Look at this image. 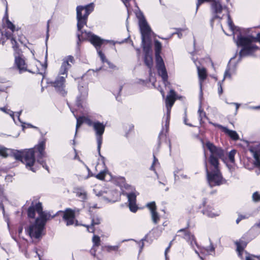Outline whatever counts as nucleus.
<instances>
[{
	"label": "nucleus",
	"mask_w": 260,
	"mask_h": 260,
	"mask_svg": "<svg viewBox=\"0 0 260 260\" xmlns=\"http://www.w3.org/2000/svg\"><path fill=\"white\" fill-rule=\"evenodd\" d=\"M202 144L208 182L211 187L220 185L225 182L219 169L218 160L223 155V151L209 141L203 142Z\"/></svg>",
	"instance_id": "obj_1"
},
{
	"label": "nucleus",
	"mask_w": 260,
	"mask_h": 260,
	"mask_svg": "<svg viewBox=\"0 0 260 260\" xmlns=\"http://www.w3.org/2000/svg\"><path fill=\"white\" fill-rule=\"evenodd\" d=\"M94 6L91 3L85 7L78 6L76 8L77 20V37L79 41L88 40L90 43L96 48L98 54L103 62H107L110 68H113V64L108 62L105 58L104 54L100 50V47L104 42H108L114 44L113 41L105 40L98 36L94 35L90 31H83L81 29L87 24V18L89 14L93 10Z\"/></svg>",
	"instance_id": "obj_2"
},
{
	"label": "nucleus",
	"mask_w": 260,
	"mask_h": 260,
	"mask_svg": "<svg viewBox=\"0 0 260 260\" xmlns=\"http://www.w3.org/2000/svg\"><path fill=\"white\" fill-rule=\"evenodd\" d=\"M45 143V139H43L34 148L22 151L14 150L13 156L16 159L25 163L26 168L34 172H35L38 168V164L48 170L47 166L43 160V158L46 155L44 151Z\"/></svg>",
	"instance_id": "obj_3"
},
{
	"label": "nucleus",
	"mask_w": 260,
	"mask_h": 260,
	"mask_svg": "<svg viewBox=\"0 0 260 260\" xmlns=\"http://www.w3.org/2000/svg\"><path fill=\"white\" fill-rule=\"evenodd\" d=\"M235 34H233L234 39L238 46L242 47L239 52L240 58L244 56L252 55L258 49L256 45L257 42L260 43V33L257 34L256 37L251 35L243 36L242 35L246 32V29L239 27L235 28Z\"/></svg>",
	"instance_id": "obj_4"
},
{
	"label": "nucleus",
	"mask_w": 260,
	"mask_h": 260,
	"mask_svg": "<svg viewBox=\"0 0 260 260\" xmlns=\"http://www.w3.org/2000/svg\"><path fill=\"white\" fill-rule=\"evenodd\" d=\"M40 217L37 218L35 221L31 223L25 229L27 235L32 240L38 239L44 235L45 225L46 221L51 218L50 214L40 213Z\"/></svg>",
	"instance_id": "obj_5"
},
{
	"label": "nucleus",
	"mask_w": 260,
	"mask_h": 260,
	"mask_svg": "<svg viewBox=\"0 0 260 260\" xmlns=\"http://www.w3.org/2000/svg\"><path fill=\"white\" fill-rule=\"evenodd\" d=\"M77 124H76V131L77 129L83 123H86L88 125L92 126L95 132L96 141L98 143V150L100 153V149L102 144L103 138L102 136L105 132L106 125L102 122L98 121L93 122L89 118L86 117H77ZM77 132H76V134Z\"/></svg>",
	"instance_id": "obj_6"
},
{
	"label": "nucleus",
	"mask_w": 260,
	"mask_h": 260,
	"mask_svg": "<svg viewBox=\"0 0 260 260\" xmlns=\"http://www.w3.org/2000/svg\"><path fill=\"white\" fill-rule=\"evenodd\" d=\"M5 35L7 37V39H9L11 40L12 47L14 51V66L19 70V73H22L25 71H28L33 73H38V71L37 69L34 70H30L27 69V66L25 63L24 57L21 51L18 48L16 40H15L13 38H11V34H9L8 32H6Z\"/></svg>",
	"instance_id": "obj_7"
},
{
	"label": "nucleus",
	"mask_w": 260,
	"mask_h": 260,
	"mask_svg": "<svg viewBox=\"0 0 260 260\" xmlns=\"http://www.w3.org/2000/svg\"><path fill=\"white\" fill-rule=\"evenodd\" d=\"M206 2H210L211 3V11L215 17L221 18L220 17V14L222 12L224 11L227 13L228 25L230 29L232 31L233 34H235L236 32L235 31V29L237 27L235 26L233 23L230 17L227 7L225 6H222L219 0H198L197 3V10L201 4Z\"/></svg>",
	"instance_id": "obj_8"
},
{
	"label": "nucleus",
	"mask_w": 260,
	"mask_h": 260,
	"mask_svg": "<svg viewBox=\"0 0 260 260\" xmlns=\"http://www.w3.org/2000/svg\"><path fill=\"white\" fill-rule=\"evenodd\" d=\"M137 17L139 19V25L142 36V45L150 44L149 37L151 33V30L145 18L141 12L136 13Z\"/></svg>",
	"instance_id": "obj_9"
},
{
	"label": "nucleus",
	"mask_w": 260,
	"mask_h": 260,
	"mask_svg": "<svg viewBox=\"0 0 260 260\" xmlns=\"http://www.w3.org/2000/svg\"><path fill=\"white\" fill-rule=\"evenodd\" d=\"M178 236L185 239L194 249L196 254L199 256L201 260H204V258L202 255H200L199 252L196 248H198V245L196 242L194 236L188 230L186 229H181L178 231Z\"/></svg>",
	"instance_id": "obj_10"
},
{
	"label": "nucleus",
	"mask_w": 260,
	"mask_h": 260,
	"mask_svg": "<svg viewBox=\"0 0 260 260\" xmlns=\"http://www.w3.org/2000/svg\"><path fill=\"white\" fill-rule=\"evenodd\" d=\"M67 78V76L60 75V73H59L58 75L55 78L54 80L50 81V82H48V83L50 84L51 86L54 87L57 91L59 92L61 94L64 95L66 93V91L65 90V83Z\"/></svg>",
	"instance_id": "obj_11"
},
{
	"label": "nucleus",
	"mask_w": 260,
	"mask_h": 260,
	"mask_svg": "<svg viewBox=\"0 0 260 260\" xmlns=\"http://www.w3.org/2000/svg\"><path fill=\"white\" fill-rule=\"evenodd\" d=\"M94 191L96 196L101 197L107 202H115L116 198L118 196V192L113 191L107 188H104L99 190L98 188L94 189Z\"/></svg>",
	"instance_id": "obj_12"
},
{
	"label": "nucleus",
	"mask_w": 260,
	"mask_h": 260,
	"mask_svg": "<svg viewBox=\"0 0 260 260\" xmlns=\"http://www.w3.org/2000/svg\"><path fill=\"white\" fill-rule=\"evenodd\" d=\"M79 210L75 209L72 210L70 208L66 209L64 211H60L63 214V219L66 223L67 225L75 224L77 225V221L75 220V216L78 214Z\"/></svg>",
	"instance_id": "obj_13"
},
{
	"label": "nucleus",
	"mask_w": 260,
	"mask_h": 260,
	"mask_svg": "<svg viewBox=\"0 0 260 260\" xmlns=\"http://www.w3.org/2000/svg\"><path fill=\"white\" fill-rule=\"evenodd\" d=\"M156 66L159 75L161 76L165 85L166 86L168 82V74L162 58L160 54H156Z\"/></svg>",
	"instance_id": "obj_14"
},
{
	"label": "nucleus",
	"mask_w": 260,
	"mask_h": 260,
	"mask_svg": "<svg viewBox=\"0 0 260 260\" xmlns=\"http://www.w3.org/2000/svg\"><path fill=\"white\" fill-rule=\"evenodd\" d=\"M74 63V58L72 56H68L64 58L59 69L60 75L68 77V70L71 68L72 64Z\"/></svg>",
	"instance_id": "obj_15"
},
{
	"label": "nucleus",
	"mask_w": 260,
	"mask_h": 260,
	"mask_svg": "<svg viewBox=\"0 0 260 260\" xmlns=\"http://www.w3.org/2000/svg\"><path fill=\"white\" fill-rule=\"evenodd\" d=\"M177 99L176 94L174 90L171 89L169 93L167 96L165 103L166 107L167 108V119L169 120L170 116L171 109L175 101Z\"/></svg>",
	"instance_id": "obj_16"
},
{
	"label": "nucleus",
	"mask_w": 260,
	"mask_h": 260,
	"mask_svg": "<svg viewBox=\"0 0 260 260\" xmlns=\"http://www.w3.org/2000/svg\"><path fill=\"white\" fill-rule=\"evenodd\" d=\"M249 150L254 158V165L259 169L260 172V143L249 145Z\"/></svg>",
	"instance_id": "obj_17"
},
{
	"label": "nucleus",
	"mask_w": 260,
	"mask_h": 260,
	"mask_svg": "<svg viewBox=\"0 0 260 260\" xmlns=\"http://www.w3.org/2000/svg\"><path fill=\"white\" fill-rule=\"evenodd\" d=\"M237 251L238 255L242 258V254L245 253L246 254V260H260V255L256 256L253 255L248 254L246 252L244 251V249L246 245V243L243 241L236 242Z\"/></svg>",
	"instance_id": "obj_18"
},
{
	"label": "nucleus",
	"mask_w": 260,
	"mask_h": 260,
	"mask_svg": "<svg viewBox=\"0 0 260 260\" xmlns=\"http://www.w3.org/2000/svg\"><path fill=\"white\" fill-rule=\"evenodd\" d=\"M143 51L145 52L144 62L145 64L150 69V74H151V69L153 66V61L151 52V46L149 43L148 45H142Z\"/></svg>",
	"instance_id": "obj_19"
},
{
	"label": "nucleus",
	"mask_w": 260,
	"mask_h": 260,
	"mask_svg": "<svg viewBox=\"0 0 260 260\" xmlns=\"http://www.w3.org/2000/svg\"><path fill=\"white\" fill-rule=\"evenodd\" d=\"M36 212L38 214L37 218L40 217V213L49 214L48 213L42 211V204L40 203H38L35 205H32L28 208L27 211L28 216L30 218H34Z\"/></svg>",
	"instance_id": "obj_20"
},
{
	"label": "nucleus",
	"mask_w": 260,
	"mask_h": 260,
	"mask_svg": "<svg viewBox=\"0 0 260 260\" xmlns=\"http://www.w3.org/2000/svg\"><path fill=\"white\" fill-rule=\"evenodd\" d=\"M123 193L127 197L130 210L133 212H136L138 209V207L136 204L137 197L136 193L135 192H132L130 193L123 192Z\"/></svg>",
	"instance_id": "obj_21"
},
{
	"label": "nucleus",
	"mask_w": 260,
	"mask_h": 260,
	"mask_svg": "<svg viewBox=\"0 0 260 260\" xmlns=\"http://www.w3.org/2000/svg\"><path fill=\"white\" fill-rule=\"evenodd\" d=\"M209 123L215 126H217L220 128L226 135L229 136L233 140L237 141L239 139V136L237 133L235 131L228 129L227 127L222 126L221 125L209 122Z\"/></svg>",
	"instance_id": "obj_22"
},
{
	"label": "nucleus",
	"mask_w": 260,
	"mask_h": 260,
	"mask_svg": "<svg viewBox=\"0 0 260 260\" xmlns=\"http://www.w3.org/2000/svg\"><path fill=\"white\" fill-rule=\"evenodd\" d=\"M146 207L149 208L151 212V218L154 224H157L159 221L160 217L158 214L156 212V205L154 202L148 203Z\"/></svg>",
	"instance_id": "obj_23"
},
{
	"label": "nucleus",
	"mask_w": 260,
	"mask_h": 260,
	"mask_svg": "<svg viewBox=\"0 0 260 260\" xmlns=\"http://www.w3.org/2000/svg\"><path fill=\"white\" fill-rule=\"evenodd\" d=\"M192 59L193 60V62H194L197 67L198 75L200 81V86L201 87L202 82L207 77L206 70L204 68H200L199 66L198 65L196 61L194 60L193 58Z\"/></svg>",
	"instance_id": "obj_24"
},
{
	"label": "nucleus",
	"mask_w": 260,
	"mask_h": 260,
	"mask_svg": "<svg viewBox=\"0 0 260 260\" xmlns=\"http://www.w3.org/2000/svg\"><path fill=\"white\" fill-rule=\"evenodd\" d=\"M204 214L209 217H215L220 215V212L219 210H216L211 207H208L203 212Z\"/></svg>",
	"instance_id": "obj_25"
},
{
	"label": "nucleus",
	"mask_w": 260,
	"mask_h": 260,
	"mask_svg": "<svg viewBox=\"0 0 260 260\" xmlns=\"http://www.w3.org/2000/svg\"><path fill=\"white\" fill-rule=\"evenodd\" d=\"M74 193L81 201H84L87 199V192L83 188H76L74 190Z\"/></svg>",
	"instance_id": "obj_26"
},
{
	"label": "nucleus",
	"mask_w": 260,
	"mask_h": 260,
	"mask_svg": "<svg viewBox=\"0 0 260 260\" xmlns=\"http://www.w3.org/2000/svg\"><path fill=\"white\" fill-rule=\"evenodd\" d=\"M100 165H102V166H105V164L104 163H102L101 165L100 164H98L96 167H95V169H96V170L97 171H99V173H98L96 176H95V177L99 179H100V180H103L105 178V175H106V174L108 173V171L107 170L106 168H105L103 170H100L99 169V167H100Z\"/></svg>",
	"instance_id": "obj_27"
},
{
	"label": "nucleus",
	"mask_w": 260,
	"mask_h": 260,
	"mask_svg": "<svg viewBox=\"0 0 260 260\" xmlns=\"http://www.w3.org/2000/svg\"><path fill=\"white\" fill-rule=\"evenodd\" d=\"M198 251L199 252V254L201 255V254L208 255L210 253V252L213 251L214 250V248L213 245H210L208 248H201L199 247L198 246Z\"/></svg>",
	"instance_id": "obj_28"
},
{
	"label": "nucleus",
	"mask_w": 260,
	"mask_h": 260,
	"mask_svg": "<svg viewBox=\"0 0 260 260\" xmlns=\"http://www.w3.org/2000/svg\"><path fill=\"white\" fill-rule=\"evenodd\" d=\"M6 25L7 28H9L12 31V32L6 31L5 32L2 33V36H5L7 38L5 34L6 32H8L9 34H11V38H13L15 40V39L13 37L12 35V33L14 32V31L15 30V26L8 19L6 20Z\"/></svg>",
	"instance_id": "obj_29"
},
{
	"label": "nucleus",
	"mask_w": 260,
	"mask_h": 260,
	"mask_svg": "<svg viewBox=\"0 0 260 260\" xmlns=\"http://www.w3.org/2000/svg\"><path fill=\"white\" fill-rule=\"evenodd\" d=\"M233 58H232L229 62V66L228 67V68L226 70L225 73H224V79L225 78H230L231 77V75L232 74H233L234 72V69H231L230 67V64L231 63V62H232V60Z\"/></svg>",
	"instance_id": "obj_30"
},
{
	"label": "nucleus",
	"mask_w": 260,
	"mask_h": 260,
	"mask_svg": "<svg viewBox=\"0 0 260 260\" xmlns=\"http://www.w3.org/2000/svg\"><path fill=\"white\" fill-rule=\"evenodd\" d=\"M174 176L175 180L187 179L188 178L187 175L181 173L179 171L174 172Z\"/></svg>",
	"instance_id": "obj_31"
},
{
	"label": "nucleus",
	"mask_w": 260,
	"mask_h": 260,
	"mask_svg": "<svg viewBox=\"0 0 260 260\" xmlns=\"http://www.w3.org/2000/svg\"><path fill=\"white\" fill-rule=\"evenodd\" d=\"M101 219L99 218H96V219H92V223L90 226H87V231L89 232L93 233L94 230L92 228V226L94 225L99 224L100 223Z\"/></svg>",
	"instance_id": "obj_32"
},
{
	"label": "nucleus",
	"mask_w": 260,
	"mask_h": 260,
	"mask_svg": "<svg viewBox=\"0 0 260 260\" xmlns=\"http://www.w3.org/2000/svg\"><path fill=\"white\" fill-rule=\"evenodd\" d=\"M21 111H20V112H18L16 113V116L17 117V119H18V121L20 123H21V126L22 127L23 129H24L26 127H34V128H36V127L32 126L30 124L25 123H23V122H21L20 121V116L21 115Z\"/></svg>",
	"instance_id": "obj_33"
},
{
	"label": "nucleus",
	"mask_w": 260,
	"mask_h": 260,
	"mask_svg": "<svg viewBox=\"0 0 260 260\" xmlns=\"http://www.w3.org/2000/svg\"><path fill=\"white\" fill-rule=\"evenodd\" d=\"M155 51L156 54H160L161 50V44L157 40L154 42Z\"/></svg>",
	"instance_id": "obj_34"
},
{
	"label": "nucleus",
	"mask_w": 260,
	"mask_h": 260,
	"mask_svg": "<svg viewBox=\"0 0 260 260\" xmlns=\"http://www.w3.org/2000/svg\"><path fill=\"white\" fill-rule=\"evenodd\" d=\"M10 150L0 145V155L6 157L8 156V151Z\"/></svg>",
	"instance_id": "obj_35"
},
{
	"label": "nucleus",
	"mask_w": 260,
	"mask_h": 260,
	"mask_svg": "<svg viewBox=\"0 0 260 260\" xmlns=\"http://www.w3.org/2000/svg\"><path fill=\"white\" fill-rule=\"evenodd\" d=\"M92 242L93 243V246L98 247L100 244V238L98 236L93 235L92 239Z\"/></svg>",
	"instance_id": "obj_36"
},
{
	"label": "nucleus",
	"mask_w": 260,
	"mask_h": 260,
	"mask_svg": "<svg viewBox=\"0 0 260 260\" xmlns=\"http://www.w3.org/2000/svg\"><path fill=\"white\" fill-rule=\"evenodd\" d=\"M236 153V151L235 150H232L229 153V159L232 162H234L235 161V155Z\"/></svg>",
	"instance_id": "obj_37"
},
{
	"label": "nucleus",
	"mask_w": 260,
	"mask_h": 260,
	"mask_svg": "<svg viewBox=\"0 0 260 260\" xmlns=\"http://www.w3.org/2000/svg\"><path fill=\"white\" fill-rule=\"evenodd\" d=\"M105 248H106V250L108 252H111L112 251H117L119 249V246L118 245H115V246H105Z\"/></svg>",
	"instance_id": "obj_38"
},
{
	"label": "nucleus",
	"mask_w": 260,
	"mask_h": 260,
	"mask_svg": "<svg viewBox=\"0 0 260 260\" xmlns=\"http://www.w3.org/2000/svg\"><path fill=\"white\" fill-rule=\"evenodd\" d=\"M198 113H199L200 121H202L204 118L206 117V113L202 109L201 106H200L199 109L198 110Z\"/></svg>",
	"instance_id": "obj_39"
},
{
	"label": "nucleus",
	"mask_w": 260,
	"mask_h": 260,
	"mask_svg": "<svg viewBox=\"0 0 260 260\" xmlns=\"http://www.w3.org/2000/svg\"><path fill=\"white\" fill-rule=\"evenodd\" d=\"M159 165V162H158V159L156 158L155 156L154 155H153V163H152L151 166L150 167V170H152V171H154L155 170L154 167L157 165Z\"/></svg>",
	"instance_id": "obj_40"
},
{
	"label": "nucleus",
	"mask_w": 260,
	"mask_h": 260,
	"mask_svg": "<svg viewBox=\"0 0 260 260\" xmlns=\"http://www.w3.org/2000/svg\"><path fill=\"white\" fill-rule=\"evenodd\" d=\"M253 200L255 202H258L260 201V194L257 192H254L252 195Z\"/></svg>",
	"instance_id": "obj_41"
},
{
	"label": "nucleus",
	"mask_w": 260,
	"mask_h": 260,
	"mask_svg": "<svg viewBox=\"0 0 260 260\" xmlns=\"http://www.w3.org/2000/svg\"><path fill=\"white\" fill-rule=\"evenodd\" d=\"M96 247L92 246V248L90 250V253L93 256H96Z\"/></svg>",
	"instance_id": "obj_42"
},
{
	"label": "nucleus",
	"mask_w": 260,
	"mask_h": 260,
	"mask_svg": "<svg viewBox=\"0 0 260 260\" xmlns=\"http://www.w3.org/2000/svg\"><path fill=\"white\" fill-rule=\"evenodd\" d=\"M172 241H171L170 244H169V246L166 248V250H165V256H166V260H169L168 259V258L167 257V252L169 251V249L172 245Z\"/></svg>",
	"instance_id": "obj_43"
},
{
	"label": "nucleus",
	"mask_w": 260,
	"mask_h": 260,
	"mask_svg": "<svg viewBox=\"0 0 260 260\" xmlns=\"http://www.w3.org/2000/svg\"><path fill=\"white\" fill-rule=\"evenodd\" d=\"M247 218L245 216L239 215L236 220V223H238L242 219Z\"/></svg>",
	"instance_id": "obj_44"
},
{
	"label": "nucleus",
	"mask_w": 260,
	"mask_h": 260,
	"mask_svg": "<svg viewBox=\"0 0 260 260\" xmlns=\"http://www.w3.org/2000/svg\"><path fill=\"white\" fill-rule=\"evenodd\" d=\"M9 115L12 117V118L13 119L15 123L17 124V122L16 121L15 119V116H14V112L13 111H10Z\"/></svg>",
	"instance_id": "obj_45"
},
{
	"label": "nucleus",
	"mask_w": 260,
	"mask_h": 260,
	"mask_svg": "<svg viewBox=\"0 0 260 260\" xmlns=\"http://www.w3.org/2000/svg\"><path fill=\"white\" fill-rule=\"evenodd\" d=\"M9 115L12 117V118L13 119L15 123L17 124V122L16 121L15 119V116H14V112L13 111H10Z\"/></svg>",
	"instance_id": "obj_46"
},
{
	"label": "nucleus",
	"mask_w": 260,
	"mask_h": 260,
	"mask_svg": "<svg viewBox=\"0 0 260 260\" xmlns=\"http://www.w3.org/2000/svg\"><path fill=\"white\" fill-rule=\"evenodd\" d=\"M9 115L12 117V118L13 119L15 123L17 124V122L16 121L15 119V116H14V112L13 111H10Z\"/></svg>",
	"instance_id": "obj_47"
},
{
	"label": "nucleus",
	"mask_w": 260,
	"mask_h": 260,
	"mask_svg": "<svg viewBox=\"0 0 260 260\" xmlns=\"http://www.w3.org/2000/svg\"><path fill=\"white\" fill-rule=\"evenodd\" d=\"M218 93L219 94H221L223 91H222V86H221V84L220 82L218 83Z\"/></svg>",
	"instance_id": "obj_48"
},
{
	"label": "nucleus",
	"mask_w": 260,
	"mask_h": 260,
	"mask_svg": "<svg viewBox=\"0 0 260 260\" xmlns=\"http://www.w3.org/2000/svg\"><path fill=\"white\" fill-rule=\"evenodd\" d=\"M249 108L250 109L259 110L260 109V106L249 107Z\"/></svg>",
	"instance_id": "obj_49"
},
{
	"label": "nucleus",
	"mask_w": 260,
	"mask_h": 260,
	"mask_svg": "<svg viewBox=\"0 0 260 260\" xmlns=\"http://www.w3.org/2000/svg\"><path fill=\"white\" fill-rule=\"evenodd\" d=\"M231 104H233L236 106V112H237L239 108L240 104L236 103H231Z\"/></svg>",
	"instance_id": "obj_50"
},
{
	"label": "nucleus",
	"mask_w": 260,
	"mask_h": 260,
	"mask_svg": "<svg viewBox=\"0 0 260 260\" xmlns=\"http://www.w3.org/2000/svg\"><path fill=\"white\" fill-rule=\"evenodd\" d=\"M7 110L8 109L5 107L0 108V110L2 111L3 112H4L6 113V112H7Z\"/></svg>",
	"instance_id": "obj_51"
},
{
	"label": "nucleus",
	"mask_w": 260,
	"mask_h": 260,
	"mask_svg": "<svg viewBox=\"0 0 260 260\" xmlns=\"http://www.w3.org/2000/svg\"><path fill=\"white\" fill-rule=\"evenodd\" d=\"M160 93H161V95L162 96L163 98L165 97V92L162 90V89H160Z\"/></svg>",
	"instance_id": "obj_52"
},
{
	"label": "nucleus",
	"mask_w": 260,
	"mask_h": 260,
	"mask_svg": "<svg viewBox=\"0 0 260 260\" xmlns=\"http://www.w3.org/2000/svg\"><path fill=\"white\" fill-rule=\"evenodd\" d=\"M22 230H23V229H22V227H21V228L19 229V234H20V233H22Z\"/></svg>",
	"instance_id": "obj_53"
},
{
	"label": "nucleus",
	"mask_w": 260,
	"mask_h": 260,
	"mask_svg": "<svg viewBox=\"0 0 260 260\" xmlns=\"http://www.w3.org/2000/svg\"><path fill=\"white\" fill-rule=\"evenodd\" d=\"M4 1L5 2V3H6V11H7V8H8L7 2H6V0H4Z\"/></svg>",
	"instance_id": "obj_54"
},
{
	"label": "nucleus",
	"mask_w": 260,
	"mask_h": 260,
	"mask_svg": "<svg viewBox=\"0 0 260 260\" xmlns=\"http://www.w3.org/2000/svg\"><path fill=\"white\" fill-rule=\"evenodd\" d=\"M256 225L260 228V220L258 221V222L256 224Z\"/></svg>",
	"instance_id": "obj_55"
},
{
	"label": "nucleus",
	"mask_w": 260,
	"mask_h": 260,
	"mask_svg": "<svg viewBox=\"0 0 260 260\" xmlns=\"http://www.w3.org/2000/svg\"><path fill=\"white\" fill-rule=\"evenodd\" d=\"M10 111H11L10 110H7V112H6V113L9 115Z\"/></svg>",
	"instance_id": "obj_56"
},
{
	"label": "nucleus",
	"mask_w": 260,
	"mask_h": 260,
	"mask_svg": "<svg viewBox=\"0 0 260 260\" xmlns=\"http://www.w3.org/2000/svg\"><path fill=\"white\" fill-rule=\"evenodd\" d=\"M137 51H138V55H139V54H140V49H137Z\"/></svg>",
	"instance_id": "obj_57"
},
{
	"label": "nucleus",
	"mask_w": 260,
	"mask_h": 260,
	"mask_svg": "<svg viewBox=\"0 0 260 260\" xmlns=\"http://www.w3.org/2000/svg\"><path fill=\"white\" fill-rule=\"evenodd\" d=\"M84 90H85L84 95H86V94H87V91H86V89H84Z\"/></svg>",
	"instance_id": "obj_58"
},
{
	"label": "nucleus",
	"mask_w": 260,
	"mask_h": 260,
	"mask_svg": "<svg viewBox=\"0 0 260 260\" xmlns=\"http://www.w3.org/2000/svg\"><path fill=\"white\" fill-rule=\"evenodd\" d=\"M47 53H46V55H45V61H46V60H47Z\"/></svg>",
	"instance_id": "obj_59"
},
{
	"label": "nucleus",
	"mask_w": 260,
	"mask_h": 260,
	"mask_svg": "<svg viewBox=\"0 0 260 260\" xmlns=\"http://www.w3.org/2000/svg\"><path fill=\"white\" fill-rule=\"evenodd\" d=\"M48 31H49V24H48V25H47V33L48 32Z\"/></svg>",
	"instance_id": "obj_60"
},
{
	"label": "nucleus",
	"mask_w": 260,
	"mask_h": 260,
	"mask_svg": "<svg viewBox=\"0 0 260 260\" xmlns=\"http://www.w3.org/2000/svg\"><path fill=\"white\" fill-rule=\"evenodd\" d=\"M143 246V243L142 242V245H141V249H142Z\"/></svg>",
	"instance_id": "obj_61"
},
{
	"label": "nucleus",
	"mask_w": 260,
	"mask_h": 260,
	"mask_svg": "<svg viewBox=\"0 0 260 260\" xmlns=\"http://www.w3.org/2000/svg\"><path fill=\"white\" fill-rule=\"evenodd\" d=\"M4 43H5V41H2V44L4 45Z\"/></svg>",
	"instance_id": "obj_62"
},
{
	"label": "nucleus",
	"mask_w": 260,
	"mask_h": 260,
	"mask_svg": "<svg viewBox=\"0 0 260 260\" xmlns=\"http://www.w3.org/2000/svg\"><path fill=\"white\" fill-rule=\"evenodd\" d=\"M184 121H185V124H187L186 123V120H184Z\"/></svg>",
	"instance_id": "obj_63"
},
{
	"label": "nucleus",
	"mask_w": 260,
	"mask_h": 260,
	"mask_svg": "<svg viewBox=\"0 0 260 260\" xmlns=\"http://www.w3.org/2000/svg\"><path fill=\"white\" fill-rule=\"evenodd\" d=\"M128 186H128V185H126L125 186V187H128Z\"/></svg>",
	"instance_id": "obj_64"
}]
</instances>
